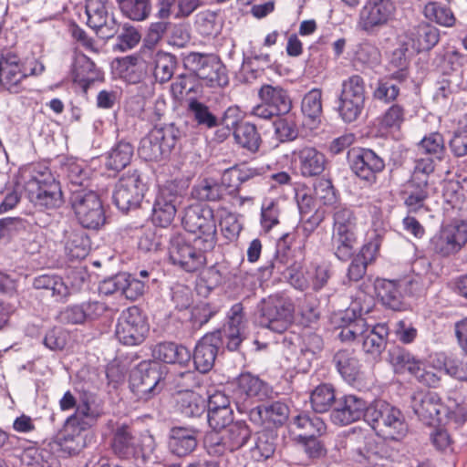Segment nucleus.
<instances>
[{"label":"nucleus","instance_id":"obj_54","mask_svg":"<svg viewBox=\"0 0 467 467\" xmlns=\"http://www.w3.org/2000/svg\"><path fill=\"white\" fill-rule=\"evenodd\" d=\"M188 111L192 114L193 119L200 126H203L207 129H212L218 126V119L210 110L209 107L195 99L189 100Z\"/></svg>","mask_w":467,"mask_h":467},{"label":"nucleus","instance_id":"obj_34","mask_svg":"<svg viewBox=\"0 0 467 467\" xmlns=\"http://www.w3.org/2000/svg\"><path fill=\"white\" fill-rule=\"evenodd\" d=\"M389 336V327L385 323L374 326L366 325V332L362 334L363 350L374 357L379 356L386 348Z\"/></svg>","mask_w":467,"mask_h":467},{"label":"nucleus","instance_id":"obj_56","mask_svg":"<svg viewBox=\"0 0 467 467\" xmlns=\"http://www.w3.org/2000/svg\"><path fill=\"white\" fill-rule=\"evenodd\" d=\"M150 132L153 134L152 140L161 143L162 148L168 154L171 153L181 137V131L172 123L164 126H155Z\"/></svg>","mask_w":467,"mask_h":467},{"label":"nucleus","instance_id":"obj_49","mask_svg":"<svg viewBox=\"0 0 467 467\" xmlns=\"http://www.w3.org/2000/svg\"><path fill=\"white\" fill-rule=\"evenodd\" d=\"M154 76L160 82L169 81L176 67L177 60L171 53L158 51L153 57Z\"/></svg>","mask_w":467,"mask_h":467},{"label":"nucleus","instance_id":"obj_3","mask_svg":"<svg viewBox=\"0 0 467 467\" xmlns=\"http://www.w3.org/2000/svg\"><path fill=\"white\" fill-rule=\"evenodd\" d=\"M183 228L197 234L196 244H202V249L212 250L216 244V222L213 210L206 205L192 204L185 208L182 219Z\"/></svg>","mask_w":467,"mask_h":467},{"label":"nucleus","instance_id":"obj_60","mask_svg":"<svg viewBox=\"0 0 467 467\" xmlns=\"http://www.w3.org/2000/svg\"><path fill=\"white\" fill-rule=\"evenodd\" d=\"M393 81H396V79L389 75L379 78L373 91V98L384 103H390L396 100L400 89Z\"/></svg>","mask_w":467,"mask_h":467},{"label":"nucleus","instance_id":"obj_24","mask_svg":"<svg viewBox=\"0 0 467 467\" xmlns=\"http://www.w3.org/2000/svg\"><path fill=\"white\" fill-rule=\"evenodd\" d=\"M71 75L73 82L85 93L95 82H101L104 79L103 72L88 56L81 53L75 57Z\"/></svg>","mask_w":467,"mask_h":467},{"label":"nucleus","instance_id":"obj_8","mask_svg":"<svg viewBox=\"0 0 467 467\" xmlns=\"http://www.w3.org/2000/svg\"><path fill=\"white\" fill-rule=\"evenodd\" d=\"M258 323L275 333L285 332L292 324L294 305L290 299L274 295L264 298L258 306Z\"/></svg>","mask_w":467,"mask_h":467},{"label":"nucleus","instance_id":"obj_15","mask_svg":"<svg viewBox=\"0 0 467 467\" xmlns=\"http://www.w3.org/2000/svg\"><path fill=\"white\" fill-rule=\"evenodd\" d=\"M161 379L162 376L159 366L143 361L131 371L130 387L139 400H148L161 392Z\"/></svg>","mask_w":467,"mask_h":467},{"label":"nucleus","instance_id":"obj_16","mask_svg":"<svg viewBox=\"0 0 467 467\" xmlns=\"http://www.w3.org/2000/svg\"><path fill=\"white\" fill-rule=\"evenodd\" d=\"M391 0H367L359 11L358 27L371 33L386 26L395 14Z\"/></svg>","mask_w":467,"mask_h":467},{"label":"nucleus","instance_id":"obj_19","mask_svg":"<svg viewBox=\"0 0 467 467\" xmlns=\"http://www.w3.org/2000/svg\"><path fill=\"white\" fill-rule=\"evenodd\" d=\"M415 284L413 280L409 278L400 280L377 279L375 281V290L385 306L394 311H403L407 309L404 296L411 293L409 286Z\"/></svg>","mask_w":467,"mask_h":467},{"label":"nucleus","instance_id":"obj_62","mask_svg":"<svg viewBox=\"0 0 467 467\" xmlns=\"http://www.w3.org/2000/svg\"><path fill=\"white\" fill-rule=\"evenodd\" d=\"M152 137L153 134L150 131L149 134L140 140L139 154L146 161H158L169 154L164 150L161 143L152 140Z\"/></svg>","mask_w":467,"mask_h":467},{"label":"nucleus","instance_id":"obj_10","mask_svg":"<svg viewBox=\"0 0 467 467\" xmlns=\"http://www.w3.org/2000/svg\"><path fill=\"white\" fill-rule=\"evenodd\" d=\"M184 64L210 88H223L229 83L226 67L216 55L192 52L185 57Z\"/></svg>","mask_w":467,"mask_h":467},{"label":"nucleus","instance_id":"obj_55","mask_svg":"<svg viewBox=\"0 0 467 467\" xmlns=\"http://www.w3.org/2000/svg\"><path fill=\"white\" fill-rule=\"evenodd\" d=\"M293 425L301 430L303 433L298 436H316L326 432L325 422L317 416L310 417L307 414H298L293 419Z\"/></svg>","mask_w":467,"mask_h":467},{"label":"nucleus","instance_id":"obj_9","mask_svg":"<svg viewBox=\"0 0 467 467\" xmlns=\"http://www.w3.org/2000/svg\"><path fill=\"white\" fill-rule=\"evenodd\" d=\"M185 193L184 186L177 181H169L162 185L152 206L151 221L160 227H168L173 222L178 206Z\"/></svg>","mask_w":467,"mask_h":467},{"label":"nucleus","instance_id":"obj_39","mask_svg":"<svg viewBox=\"0 0 467 467\" xmlns=\"http://www.w3.org/2000/svg\"><path fill=\"white\" fill-rule=\"evenodd\" d=\"M101 414L102 410L96 404L94 399L85 396L78 402L75 412L67 417V419L88 430L97 421Z\"/></svg>","mask_w":467,"mask_h":467},{"label":"nucleus","instance_id":"obj_53","mask_svg":"<svg viewBox=\"0 0 467 467\" xmlns=\"http://www.w3.org/2000/svg\"><path fill=\"white\" fill-rule=\"evenodd\" d=\"M424 16L427 19L436 24L451 27L454 26L456 18L452 11L438 2H429L424 7Z\"/></svg>","mask_w":467,"mask_h":467},{"label":"nucleus","instance_id":"obj_12","mask_svg":"<svg viewBox=\"0 0 467 467\" xmlns=\"http://www.w3.org/2000/svg\"><path fill=\"white\" fill-rule=\"evenodd\" d=\"M207 250L202 249V244L194 245L186 241L181 235H173L170 240L169 260L181 269L188 273H193L200 270L206 263L204 253Z\"/></svg>","mask_w":467,"mask_h":467},{"label":"nucleus","instance_id":"obj_27","mask_svg":"<svg viewBox=\"0 0 467 467\" xmlns=\"http://www.w3.org/2000/svg\"><path fill=\"white\" fill-rule=\"evenodd\" d=\"M411 407L418 417L428 424L439 420L442 409L441 399L435 392L418 393L412 398Z\"/></svg>","mask_w":467,"mask_h":467},{"label":"nucleus","instance_id":"obj_7","mask_svg":"<svg viewBox=\"0 0 467 467\" xmlns=\"http://www.w3.org/2000/svg\"><path fill=\"white\" fill-rule=\"evenodd\" d=\"M367 421L371 424L373 430L395 441L404 437L408 430L402 412L385 401H379L370 406Z\"/></svg>","mask_w":467,"mask_h":467},{"label":"nucleus","instance_id":"obj_40","mask_svg":"<svg viewBox=\"0 0 467 467\" xmlns=\"http://www.w3.org/2000/svg\"><path fill=\"white\" fill-rule=\"evenodd\" d=\"M357 228H333L332 244L336 256L346 261L351 257L357 244Z\"/></svg>","mask_w":467,"mask_h":467},{"label":"nucleus","instance_id":"obj_57","mask_svg":"<svg viewBox=\"0 0 467 467\" xmlns=\"http://www.w3.org/2000/svg\"><path fill=\"white\" fill-rule=\"evenodd\" d=\"M303 114L312 121H316L322 114V91L312 88L303 98L301 103Z\"/></svg>","mask_w":467,"mask_h":467},{"label":"nucleus","instance_id":"obj_45","mask_svg":"<svg viewBox=\"0 0 467 467\" xmlns=\"http://www.w3.org/2000/svg\"><path fill=\"white\" fill-rule=\"evenodd\" d=\"M337 400L334 387L327 383L316 387L310 395L311 407L317 413L328 411L336 406Z\"/></svg>","mask_w":467,"mask_h":467},{"label":"nucleus","instance_id":"obj_44","mask_svg":"<svg viewBox=\"0 0 467 467\" xmlns=\"http://www.w3.org/2000/svg\"><path fill=\"white\" fill-rule=\"evenodd\" d=\"M61 169L72 188H86L89 179V169L83 161L70 158L63 163Z\"/></svg>","mask_w":467,"mask_h":467},{"label":"nucleus","instance_id":"obj_38","mask_svg":"<svg viewBox=\"0 0 467 467\" xmlns=\"http://www.w3.org/2000/svg\"><path fill=\"white\" fill-rule=\"evenodd\" d=\"M410 39L418 53L429 51L439 42L440 31L430 24L421 23L410 31Z\"/></svg>","mask_w":467,"mask_h":467},{"label":"nucleus","instance_id":"obj_14","mask_svg":"<svg viewBox=\"0 0 467 467\" xmlns=\"http://www.w3.org/2000/svg\"><path fill=\"white\" fill-rule=\"evenodd\" d=\"M148 332L149 325L137 306H130L122 311L118 318L115 335L123 345H140L144 341Z\"/></svg>","mask_w":467,"mask_h":467},{"label":"nucleus","instance_id":"obj_32","mask_svg":"<svg viewBox=\"0 0 467 467\" xmlns=\"http://www.w3.org/2000/svg\"><path fill=\"white\" fill-rule=\"evenodd\" d=\"M228 324L224 328V336L227 339V348L236 350L243 339L245 321L244 316V307L242 304H234L228 312Z\"/></svg>","mask_w":467,"mask_h":467},{"label":"nucleus","instance_id":"obj_35","mask_svg":"<svg viewBox=\"0 0 467 467\" xmlns=\"http://www.w3.org/2000/svg\"><path fill=\"white\" fill-rule=\"evenodd\" d=\"M152 356L168 364L187 365L192 359L191 351L182 345L173 342H161L152 349Z\"/></svg>","mask_w":467,"mask_h":467},{"label":"nucleus","instance_id":"obj_21","mask_svg":"<svg viewBox=\"0 0 467 467\" xmlns=\"http://www.w3.org/2000/svg\"><path fill=\"white\" fill-rule=\"evenodd\" d=\"M350 165L353 172L369 184L377 182V176L385 169V161L374 150L359 148L353 150L350 156Z\"/></svg>","mask_w":467,"mask_h":467},{"label":"nucleus","instance_id":"obj_17","mask_svg":"<svg viewBox=\"0 0 467 467\" xmlns=\"http://www.w3.org/2000/svg\"><path fill=\"white\" fill-rule=\"evenodd\" d=\"M233 392L238 411L244 412L246 403L266 399L270 393V388L259 377L247 372L242 373L236 379Z\"/></svg>","mask_w":467,"mask_h":467},{"label":"nucleus","instance_id":"obj_46","mask_svg":"<svg viewBox=\"0 0 467 467\" xmlns=\"http://www.w3.org/2000/svg\"><path fill=\"white\" fill-rule=\"evenodd\" d=\"M420 153L427 155L434 160L441 161L446 155V147L444 138L438 131L431 132L425 135L417 144Z\"/></svg>","mask_w":467,"mask_h":467},{"label":"nucleus","instance_id":"obj_11","mask_svg":"<svg viewBox=\"0 0 467 467\" xmlns=\"http://www.w3.org/2000/svg\"><path fill=\"white\" fill-rule=\"evenodd\" d=\"M146 192V184L138 170L123 173L115 185L113 202L123 213L140 206Z\"/></svg>","mask_w":467,"mask_h":467},{"label":"nucleus","instance_id":"obj_25","mask_svg":"<svg viewBox=\"0 0 467 467\" xmlns=\"http://www.w3.org/2000/svg\"><path fill=\"white\" fill-rule=\"evenodd\" d=\"M298 159L300 174L305 178L317 177L326 170L327 160L325 154L315 147L306 146L294 153Z\"/></svg>","mask_w":467,"mask_h":467},{"label":"nucleus","instance_id":"obj_31","mask_svg":"<svg viewBox=\"0 0 467 467\" xmlns=\"http://www.w3.org/2000/svg\"><path fill=\"white\" fill-rule=\"evenodd\" d=\"M333 362L341 377L349 384L359 379L361 365L353 348H342L333 357Z\"/></svg>","mask_w":467,"mask_h":467},{"label":"nucleus","instance_id":"obj_37","mask_svg":"<svg viewBox=\"0 0 467 467\" xmlns=\"http://www.w3.org/2000/svg\"><path fill=\"white\" fill-rule=\"evenodd\" d=\"M258 95L262 102H265L271 108H275L280 115L285 114L291 109V99L286 90L280 86L263 85L259 89Z\"/></svg>","mask_w":467,"mask_h":467},{"label":"nucleus","instance_id":"obj_23","mask_svg":"<svg viewBox=\"0 0 467 467\" xmlns=\"http://www.w3.org/2000/svg\"><path fill=\"white\" fill-rule=\"evenodd\" d=\"M110 447L118 458L125 460L135 458L141 451L140 439L128 425L118 426L113 431Z\"/></svg>","mask_w":467,"mask_h":467},{"label":"nucleus","instance_id":"obj_1","mask_svg":"<svg viewBox=\"0 0 467 467\" xmlns=\"http://www.w3.org/2000/svg\"><path fill=\"white\" fill-rule=\"evenodd\" d=\"M20 178L29 201L35 206L56 209L63 204L60 183L46 165L31 163L20 170Z\"/></svg>","mask_w":467,"mask_h":467},{"label":"nucleus","instance_id":"obj_29","mask_svg":"<svg viewBox=\"0 0 467 467\" xmlns=\"http://www.w3.org/2000/svg\"><path fill=\"white\" fill-rule=\"evenodd\" d=\"M33 287L42 290L44 295L50 296L57 303L65 302L70 295L69 287L57 275L43 274L36 276L33 280Z\"/></svg>","mask_w":467,"mask_h":467},{"label":"nucleus","instance_id":"obj_2","mask_svg":"<svg viewBox=\"0 0 467 467\" xmlns=\"http://www.w3.org/2000/svg\"><path fill=\"white\" fill-rule=\"evenodd\" d=\"M44 65L37 61H23L11 50L4 51L0 57V84L10 93L17 94L24 89L23 82L30 76L41 75Z\"/></svg>","mask_w":467,"mask_h":467},{"label":"nucleus","instance_id":"obj_63","mask_svg":"<svg viewBox=\"0 0 467 467\" xmlns=\"http://www.w3.org/2000/svg\"><path fill=\"white\" fill-rule=\"evenodd\" d=\"M319 436H297V442L302 446L304 452L309 459L317 460L327 455L326 444Z\"/></svg>","mask_w":467,"mask_h":467},{"label":"nucleus","instance_id":"obj_41","mask_svg":"<svg viewBox=\"0 0 467 467\" xmlns=\"http://www.w3.org/2000/svg\"><path fill=\"white\" fill-rule=\"evenodd\" d=\"M389 361L393 367L395 373L404 374L408 372L413 376L415 371L418 370L420 360L405 348L394 346L389 350Z\"/></svg>","mask_w":467,"mask_h":467},{"label":"nucleus","instance_id":"obj_61","mask_svg":"<svg viewBox=\"0 0 467 467\" xmlns=\"http://www.w3.org/2000/svg\"><path fill=\"white\" fill-rule=\"evenodd\" d=\"M117 282L122 283L121 292L128 299L130 300H136L141 296L145 293L147 287L144 280L131 275H117Z\"/></svg>","mask_w":467,"mask_h":467},{"label":"nucleus","instance_id":"obj_59","mask_svg":"<svg viewBox=\"0 0 467 467\" xmlns=\"http://www.w3.org/2000/svg\"><path fill=\"white\" fill-rule=\"evenodd\" d=\"M439 67L444 74L459 70L466 62V57L457 48L448 47L438 55Z\"/></svg>","mask_w":467,"mask_h":467},{"label":"nucleus","instance_id":"obj_48","mask_svg":"<svg viewBox=\"0 0 467 467\" xmlns=\"http://www.w3.org/2000/svg\"><path fill=\"white\" fill-rule=\"evenodd\" d=\"M133 156V147L130 142L119 141L108 153L106 167L112 171H120L129 165Z\"/></svg>","mask_w":467,"mask_h":467},{"label":"nucleus","instance_id":"obj_20","mask_svg":"<svg viewBox=\"0 0 467 467\" xmlns=\"http://www.w3.org/2000/svg\"><path fill=\"white\" fill-rule=\"evenodd\" d=\"M88 26L103 38L113 37L118 30L119 24L109 12L107 0H88L86 3Z\"/></svg>","mask_w":467,"mask_h":467},{"label":"nucleus","instance_id":"obj_50","mask_svg":"<svg viewBox=\"0 0 467 467\" xmlns=\"http://www.w3.org/2000/svg\"><path fill=\"white\" fill-rule=\"evenodd\" d=\"M122 14L134 21H142L151 12V0H117Z\"/></svg>","mask_w":467,"mask_h":467},{"label":"nucleus","instance_id":"obj_30","mask_svg":"<svg viewBox=\"0 0 467 467\" xmlns=\"http://www.w3.org/2000/svg\"><path fill=\"white\" fill-rule=\"evenodd\" d=\"M84 427L67 419L57 440L61 451L68 455L78 454L85 446Z\"/></svg>","mask_w":467,"mask_h":467},{"label":"nucleus","instance_id":"obj_42","mask_svg":"<svg viewBox=\"0 0 467 467\" xmlns=\"http://www.w3.org/2000/svg\"><path fill=\"white\" fill-rule=\"evenodd\" d=\"M379 250V244L369 243L364 245L360 254H357L351 261L348 276L350 281H359L366 274L368 262L374 259V254Z\"/></svg>","mask_w":467,"mask_h":467},{"label":"nucleus","instance_id":"obj_4","mask_svg":"<svg viewBox=\"0 0 467 467\" xmlns=\"http://www.w3.org/2000/svg\"><path fill=\"white\" fill-rule=\"evenodd\" d=\"M467 244V220L453 219L441 224L430 239L429 249L440 258L458 254Z\"/></svg>","mask_w":467,"mask_h":467},{"label":"nucleus","instance_id":"obj_51","mask_svg":"<svg viewBox=\"0 0 467 467\" xmlns=\"http://www.w3.org/2000/svg\"><path fill=\"white\" fill-rule=\"evenodd\" d=\"M192 196L200 202H218L223 198V192L219 182L205 179L192 187Z\"/></svg>","mask_w":467,"mask_h":467},{"label":"nucleus","instance_id":"obj_36","mask_svg":"<svg viewBox=\"0 0 467 467\" xmlns=\"http://www.w3.org/2000/svg\"><path fill=\"white\" fill-rule=\"evenodd\" d=\"M178 410L185 417H200L207 409L206 400L191 389H182L176 394Z\"/></svg>","mask_w":467,"mask_h":467},{"label":"nucleus","instance_id":"obj_58","mask_svg":"<svg viewBox=\"0 0 467 467\" xmlns=\"http://www.w3.org/2000/svg\"><path fill=\"white\" fill-rule=\"evenodd\" d=\"M280 213L279 202L277 200L266 199L264 201L261 207L260 223L265 233H268L279 224Z\"/></svg>","mask_w":467,"mask_h":467},{"label":"nucleus","instance_id":"obj_13","mask_svg":"<svg viewBox=\"0 0 467 467\" xmlns=\"http://www.w3.org/2000/svg\"><path fill=\"white\" fill-rule=\"evenodd\" d=\"M339 97V114L345 122L355 121L365 104V81L359 75H352L342 81Z\"/></svg>","mask_w":467,"mask_h":467},{"label":"nucleus","instance_id":"obj_5","mask_svg":"<svg viewBox=\"0 0 467 467\" xmlns=\"http://www.w3.org/2000/svg\"><path fill=\"white\" fill-rule=\"evenodd\" d=\"M69 202L82 227L99 230L106 223V215L99 195L86 188L70 189Z\"/></svg>","mask_w":467,"mask_h":467},{"label":"nucleus","instance_id":"obj_33","mask_svg":"<svg viewBox=\"0 0 467 467\" xmlns=\"http://www.w3.org/2000/svg\"><path fill=\"white\" fill-rule=\"evenodd\" d=\"M168 445L171 452L179 457L189 455L197 446L196 431L173 427L170 431Z\"/></svg>","mask_w":467,"mask_h":467},{"label":"nucleus","instance_id":"obj_28","mask_svg":"<svg viewBox=\"0 0 467 467\" xmlns=\"http://www.w3.org/2000/svg\"><path fill=\"white\" fill-rule=\"evenodd\" d=\"M234 142L250 153H256L262 144L261 135L256 126L249 121L231 122Z\"/></svg>","mask_w":467,"mask_h":467},{"label":"nucleus","instance_id":"obj_43","mask_svg":"<svg viewBox=\"0 0 467 467\" xmlns=\"http://www.w3.org/2000/svg\"><path fill=\"white\" fill-rule=\"evenodd\" d=\"M404 205L409 213H418L424 208L429 197L428 186L411 182H407L403 191Z\"/></svg>","mask_w":467,"mask_h":467},{"label":"nucleus","instance_id":"obj_52","mask_svg":"<svg viewBox=\"0 0 467 467\" xmlns=\"http://www.w3.org/2000/svg\"><path fill=\"white\" fill-rule=\"evenodd\" d=\"M275 438L266 431L256 433L254 444L250 448V456L256 462L269 459L275 452Z\"/></svg>","mask_w":467,"mask_h":467},{"label":"nucleus","instance_id":"obj_18","mask_svg":"<svg viewBox=\"0 0 467 467\" xmlns=\"http://www.w3.org/2000/svg\"><path fill=\"white\" fill-rule=\"evenodd\" d=\"M369 408L361 397L354 394L343 395L337 398L336 406L331 410L330 420L336 425L347 426L362 418L367 419Z\"/></svg>","mask_w":467,"mask_h":467},{"label":"nucleus","instance_id":"obj_64","mask_svg":"<svg viewBox=\"0 0 467 467\" xmlns=\"http://www.w3.org/2000/svg\"><path fill=\"white\" fill-rule=\"evenodd\" d=\"M435 164L434 159L431 157H424L416 159L414 161V168L408 182L429 185V177L434 171Z\"/></svg>","mask_w":467,"mask_h":467},{"label":"nucleus","instance_id":"obj_6","mask_svg":"<svg viewBox=\"0 0 467 467\" xmlns=\"http://www.w3.org/2000/svg\"><path fill=\"white\" fill-rule=\"evenodd\" d=\"M252 430L244 420H236L227 426L222 433L213 431L204 439L207 452L213 456H222L243 448L250 440Z\"/></svg>","mask_w":467,"mask_h":467},{"label":"nucleus","instance_id":"obj_22","mask_svg":"<svg viewBox=\"0 0 467 467\" xmlns=\"http://www.w3.org/2000/svg\"><path fill=\"white\" fill-rule=\"evenodd\" d=\"M222 344V333L219 330L204 335L198 341L192 356L197 370L206 373L213 368Z\"/></svg>","mask_w":467,"mask_h":467},{"label":"nucleus","instance_id":"obj_47","mask_svg":"<svg viewBox=\"0 0 467 467\" xmlns=\"http://www.w3.org/2000/svg\"><path fill=\"white\" fill-rule=\"evenodd\" d=\"M407 52L408 48L403 46L396 48L391 53L388 64L389 76L395 78L398 83L406 81L410 77V60Z\"/></svg>","mask_w":467,"mask_h":467},{"label":"nucleus","instance_id":"obj_26","mask_svg":"<svg viewBox=\"0 0 467 467\" xmlns=\"http://www.w3.org/2000/svg\"><path fill=\"white\" fill-rule=\"evenodd\" d=\"M62 243L65 253L70 260L86 258L91 249L88 234L81 228L69 227L64 231Z\"/></svg>","mask_w":467,"mask_h":467}]
</instances>
